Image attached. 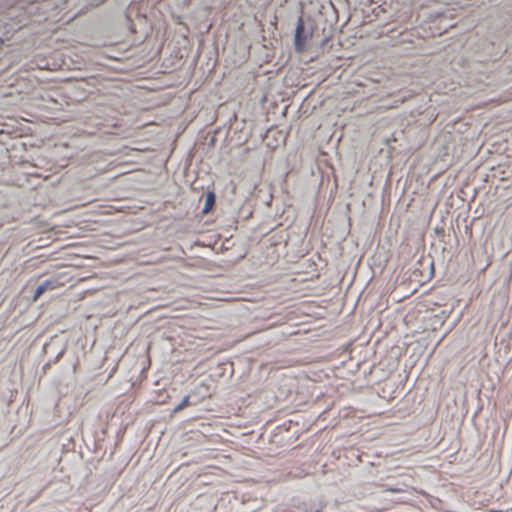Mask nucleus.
I'll return each instance as SVG.
<instances>
[{
    "instance_id": "f257e3e1",
    "label": "nucleus",
    "mask_w": 512,
    "mask_h": 512,
    "mask_svg": "<svg viewBox=\"0 0 512 512\" xmlns=\"http://www.w3.org/2000/svg\"><path fill=\"white\" fill-rule=\"evenodd\" d=\"M65 278V275L64 274H59L55 277H52L48 280H46L45 282H43L42 284H40L36 290H35V293L33 295V298L32 300L35 302L37 301L45 292L47 291H52V290H56V289H59L61 287H63L66 283V280L64 279Z\"/></svg>"
},
{
    "instance_id": "f03ea898",
    "label": "nucleus",
    "mask_w": 512,
    "mask_h": 512,
    "mask_svg": "<svg viewBox=\"0 0 512 512\" xmlns=\"http://www.w3.org/2000/svg\"><path fill=\"white\" fill-rule=\"evenodd\" d=\"M305 26H304V20L302 17H299L296 30H295V38H294V44L295 49L298 52H302L305 49L306 41L308 36L304 33Z\"/></svg>"
},
{
    "instance_id": "7ed1b4c3",
    "label": "nucleus",
    "mask_w": 512,
    "mask_h": 512,
    "mask_svg": "<svg viewBox=\"0 0 512 512\" xmlns=\"http://www.w3.org/2000/svg\"><path fill=\"white\" fill-rule=\"evenodd\" d=\"M214 203H215V195L213 192H209L206 196L205 207L203 209V212L208 213L211 210V208L213 207Z\"/></svg>"
},
{
    "instance_id": "20e7f679",
    "label": "nucleus",
    "mask_w": 512,
    "mask_h": 512,
    "mask_svg": "<svg viewBox=\"0 0 512 512\" xmlns=\"http://www.w3.org/2000/svg\"><path fill=\"white\" fill-rule=\"evenodd\" d=\"M190 405V397L187 395L185 396L182 401L173 409V413H177L184 409L185 407Z\"/></svg>"
},
{
    "instance_id": "39448f33",
    "label": "nucleus",
    "mask_w": 512,
    "mask_h": 512,
    "mask_svg": "<svg viewBox=\"0 0 512 512\" xmlns=\"http://www.w3.org/2000/svg\"><path fill=\"white\" fill-rule=\"evenodd\" d=\"M387 491L392 492V493H400L403 490L399 489V488H388Z\"/></svg>"
},
{
    "instance_id": "423d86ee",
    "label": "nucleus",
    "mask_w": 512,
    "mask_h": 512,
    "mask_svg": "<svg viewBox=\"0 0 512 512\" xmlns=\"http://www.w3.org/2000/svg\"><path fill=\"white\" fill-rule=\"evenodd\" d=\"M200 387H201V388H205L206 390H208V386H207L205 383H201V384H200Z\"/></svg>"
},
{
    "instance_id": "0eeeda50",
    "label": "nucleus",
    "mask_w": 512,
    "mask_h": 512,
    "mask_svg": "<svg viewBox=\"0 0 512 512\" xmlns=\"http://www.w3.org/2000/svg\"><path fill=\"white\" fill-rule=\"evenodd\" d=\"M314 512H322V511L318 509V510H316V511H314Z\"/></svg>"
}]
</instances>
